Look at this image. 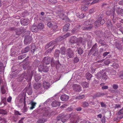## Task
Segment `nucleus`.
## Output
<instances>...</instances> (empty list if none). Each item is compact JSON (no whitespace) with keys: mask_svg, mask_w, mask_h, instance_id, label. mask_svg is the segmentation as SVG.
<instances>
[{"mask_svg":"<svg viewBox=\"0 0 123 123\" xmlns=\"http://www.w3.org/2000/svg\"><path fill=\"white\" fill-rule=\"evenodd\" d=\"M65 38L64 36H62L58 37L57 39H55V41H52L50 42L49 44H48L46 46V48H49L50 46H51L55 43H57L58 41H61L63 40Z\"/></svg>","mask_w":123,"mask_h":123,"instance_id":"f257e3e1","label":"nucleus"},{"mask_svg":"<svg viewBox=\"0 0 123 123\" xmlns=\"http://www.w3.org/2000/svg\"><path fill=\"white\" fill-rule=\"evenodd\" d=\"M105 23V21L104 19H103L102 18L100 17L98 18L97 20L95 22V25L97 27H98L99 26L100 24L103 25Z\"/></svg>","mask_w":123,"mask_h":123,"instance_id":"f03ea898","label":"nucleus"},{"mask_svg":"<svg viewBox=\"0 0 123 123\" xmlns=\"http://www.w3.org/2000/svg\"><path fill=\"white\" fill-rule=\"evenodd\" d=\"M67 54V55L70 58H71L74 57V52L70 48L68 49Z\"/></svg>","mask_w":123,"mask_h":123,"instance_id":"7ed1b4c3","label":"nucleus"},{"mask_svg":"<svg viewBox=\"0 0 123 123\" xmlns=\"http://www.w3.org/2000/svg\"><path fill=\"white\" fill-rule=\"evenodd\" d=\"M32 40V37L30 36L26 37L25 38L24 41V44L27 45L30 44L31 43Z\"/></svg>","mask_w":123,"mask_h":123,"instance_id":"20e7f679","label":"nucleus"},{"mask_svg":"<svg viewBox=\"0 0 123 123\" xmlns=\"http://www.w3.org/2000/svg\"><path fill=\"white\" fill-rule=\"evenodd\" d=\"M51 58L49 57H45L43 60V64H49L51 62Z\"/></svg>","mask_w":123,"mask_h":123,"instance_id":"39448f33","label":"nucleus"},{"mask_svg":"<svg viewBox=\"0 0 123 123\" xmlns=\"http://www.w3.org/2000/svg\"><path fill=\"white\" fill-rule=\"evenodd\" d=\"M43 87L45 89H47L50 87V83L48 82L44 81L43 83Z\"/></svg>","mask_w":123,"mask_h":123,"instance_id":"423d86ee","label":"nucleus"},{"mask_svg":"<svg viewBox=\"0 0 123 123\" xmlns=\"http://www.w3.org/2000/svg\"><path fill=\"white\" fill-rule=\"evenodd\" d=\"M45 64H43V68H41V66H39L38 67L39 69L40 70V71H43L44 72H47L48 71V69H49V67L45 65Z\"/></svg>","mask_w":123,"mask_h":123,"instance_id":"0eeeda50","label":"nucleus"},{"mask_svg":"<svg viewBox=\"0 0 123 123\" xmlns=\"http://www.w3.org/2000/svg\"><path fill=\"white\" fill-rule=\"evenodd\" d=\"M18 98L19 99L20 102L21 103H22L23 102L24 104L25 102L26 103L25 98V96L19 95L18 97Z\"/></svg>","mask_w":123,"mask_h":123,"instance_id":"6e6552de","label":"nucleus"},{"mask_svg":"<svg viewBox=\"0 0 123 123\" xmlns=\"http://www.w3.org/2000/svg\"><path fill=\"white\" fill-rule=\"evenodd\" d=\"M29 21L28 19H22L21 20V23L22 25H26L28 24Z\"/></svg>","mask_w":123,"mask_h":123,"instance_id":"1a4fd4ad","label":"nucleus"},{"mask_svg":"<svg viewBox=\"0 0 123 123\" xmlns=\"http://www.w3.org/2000/svg\"><path fill=\"white\" fill-rule=\"evenodd\" d=\"M69 98V96L65 94H63L61 97V99L63 101H67L68 100Z\"/></svg>","mask_w":123,"mask_h":123,"instance_id":"9d476101","label":"nucleus"},{"mask_svg":"<svg viewBox=\"0 0 123 123\" xmlns=\"http://www.w3.org/2000/svg\"><path fill=\"white\" fill-rule=\"evenodd\" d=\"M51 105L53 107H59L60 105V103L56 101H55L52 103Z\"/></svg>","mask_w":123,"mask_h":123,"instance_id":"9b49d317","label":"nucleus"},{"mask_svg":"<svg viewBox=\"0 0 123 123\" xmlns=\"http://www.w3.org/2000/svg\"><path fill=\"white\" fill-rule=\"evenodd\" d=\"M116 12L117 13L119 14H121L122 16H123V9L117 7L116 9Z\"/></svg>","mask_w":123,"mask_h":123,"instance_id":"f8f14e48","label":"nucleus"},{"mask_svg":"<svg viewBox=\"0 0 123 123\" xmlns=\"http://www.w3.org/2000/svg\"><path fill=\"white\" fill-rule=\"evenodd\" d=\"M105 94L104 93L98 92L96 94L94 95L93 97V98H96L99 97H101V96H103L105 95Z\"/></svg>","mask_w":123,"mask_h":123,"instance_id":"ddd939ff","label":"nucleus"},{"mask_svg":"<svg viewBox=\"0 0 123 123\" xmlns=\"http://www.w3.org/2000/svg\"><path fill=\"white\" fill-rule=\"evenodd\" d=\"M61 118V121L63 123H64L67 120V119H66L65 118H64V117L63 116H61L60 115L59 116L57 117V119L58 120H59Z\"/></svg>","mask_w":123,"mask_h":123,"instance_id":"4468645a","label":"nucleus"},{"mask_svg":"<svg viewBox=\"0 0 123 123\" xmlns=\"http://www.w3.org/2000/svg\"><path fill=\"white\" fill-rule=\"evenodd\" d=\"M42 86V84L40 83H37L34 84L33 85L34 88L36 89H37L40 88Z\"/></svg>","mask_w":123,"mask_h":123,"instance_id":"2eb2a0df","label":"nucleus"},{"mask_svg":"<svg viewBox=\"0 0 123 123\" xmlns=\"http://www.w3.org/2000/svg\"><path fill=\"white\" fill-rule=\"evenodd\" d=\"M31 29L32 31L33 32L37 31L38 29L37 26L35 25H32L31 27Z\"/></svg>","mask_w":123,"mask_h":123,"instance_id":"dca6fc26","label":"nucleus"},{"mask_svg":"<svg viewBox=\"0 0 123 123\" xmlns=\"http://www.w3.org/2000/svg\"><path fill=\"white\" fill-rule=\"evenodd\" d=\"M77 38L75 36H72L71 37L70 42L72 43H75L77 41Z\"/></svg>","mask_w":123,"mask_h":123,"instance_id":"f3484780","label":"nucleus"},{"mask_svg":"<svg viewBox=\"0 0 123 123\" xmlns=\"http://www.w3.org/2000/svg\"><path fill=\"white\" fill-rule=\"evenodd\" d=\"M118 114L120 116L119 117L120 119L123 118V108L118 111Z\"/></svg>","mask_w":123,"mask_h":123,"instance_id":"a211bd4d","label":"nucleus"},{"mask_svg":"<svg viewBox=\"0 0 123 123\" xmlns=\"http://www.w3.org/2000/svg\"><path fill=\"white\" fill-rule=\"evenodd\" d=\"M70 24L69 23H67L63 27V31H67L69 29Z\"/></svg>","mask_w":123,"mask_h":123,"instance_id":"6ab92c4d","label":"nucleus"},{"mask_svg":"<svg viewBox=\"0 0 123 123\" xmlns=\"http://www.w3.org/2000/svg\"><path fill=\"white\" fill-rule=\"evenodd\" d=\"M30 50V47L28 46H27L25 49L22 50L21 52L22 53H24L29 51Z\"/></svg>","mask_w":123,"mask_h":123,"instance_id":"aec40b11","label":"nucleus"},{"mask_svg":"<svg viewBox=\"0 0 123 123\" xmlns=\"http://www.w3.org/2000/svg\"><path fill=\"white\" fill-rule=\"evenodd\" d=\"M12 30H15L14 28H12ZM15 32L16 34L17 35H19L21 34L22 33V32L21 31V29H17L16 30Z\"/></svg>","mask_w":123,"mask_h":123,"instance_id":"412c9836","label":"nucleus"},{"mask_svg":"<svg viewBox=\"0 0 123 123\" xmlns=\"http://www.w3.org/2000/svg\"><path fill=\"white\" fill-rule=\"evenodd\" d=\"M77 117L75 116H73V117H71V122L73 123H76L78 121V120H77Z\"/></svg>","mask_w":123,"mask_h":123,"instance_id":"4be33fe9","label":"nucleus"},{"mask_svg":"<svg viewBox=\"0 0 123 123\" xmlns=\"http://www.w3.org/2000/svg\"><path fill=\"white\" fill-rule=\"evenodd\" d=\"M93 27V25H91L87 27H83L82 28L84 30H89L92 29Z\"/></svg>","mask_w":123,"mask_h":123,"instance_id":"5701e85b","label":"nucleus"},{"mask_svg":"<svg viewBox=\"0 0 123 123\" xmlns=\"http://www.w3.org/2000/svg\"><path fill=\"white\" fill-rule=\"evenodd\" d=\"M30 104L31 105V106L30 108V110H31L35 108L37 103L35 102L31 101L30 103Z\"/></svg>","mask_w":123,"mask_h":123,"instance_id":"b1692460","label":"nucleus"},{"mask_svg":"<svg viewBox=\"0 0 123 123\" xmlns=\"http://www.w3.org/2000/svg\"><path fill=\"white\" fill-rule=\"evenodd\" d=\"M81 85L83 88H87L89 86V83L86 81L83 82L82 83Z\"/></svg>","mask_w":123,"mask_h":123,"instance_id":"393cba45","label":"nucleus"},{"mask_svg":"<svg viewBox=\"0 0 123 123\" xmlns=\"http://www.w3.org/2000/svg\"><path fill=\"white\" fill-rule=\"evenodd\" d=\"M116 47L119 49H122V46L121 45V43H116L115 44Z\"/></svg>","mask_w":123,"mask_h":123,"instance_id":"a878e982","label":"nucleus"},{"mask_svg":"<svg viewBox=\"0 0 123 123\" xmlns=\"http://www.w3.org/2000/svg\"><path fill=\"white\" fill-rule=\"evenodd\" d=\"M55 22L52 21L49 22L47 24L48 26L49 27H52L55 25Z\"/></svg>","mask_w":123,"mask_h":123,"instance_id":"bb28decb","label":"nucleus"},{"mask_svg":"<svg viewBox=\"0 0 123 123\" xmlns=\"http://www.w3.org/2000/svg\"><path fill=\"white\" fill-rule=\"evenodd\" d=\"M47 121V120L46 119L42 118L39 119L37 121V122L38 123H44Z\"/></svg>","mask_w":123,"mask_h":123,"instance_id":"cd10ccee","label":"nucleus"},{"mask_svg":"<svg viewBox=\"0 0 123 123\" xmlns=\"http://www.w3.org/2000/svg\"><path fill=\"white\" fill-rule=\"evenodd\" d=\"M86 77L87 80H90L92 77V75L90 73L88 72L86 73Z\"/></svg>","mask_w":123,"mask_h":123,"instance_id":"c85d7f7f","label":"nucleus"},{"mask_svg":"<svg viewBox=\"0 0 123 123\" xmlns=\"http://www.w3.org/2000/svg\"><path fill=\"white\" fill-rule=\"evenodd\" d=\"M66 49L65 47H62L60 49V53L62 55H65L66 51Z\"/></svg>","mask_w":123,"mask_h":123,"instance_id":"c756f323","label":"nucleus"},{"mask_svg":"<svg viewBox=\"0 0 123 123\" xmlns=\"http://www.w3.org/2000/svg\"><path fill=\"white\" fill-rule=\"evenodd\" d=\"M77 49L78 53V54L80 55H81L82 54L83 52V50L82 48H77Z\"/></svg>","mask_w":123,"mask_h":123,"instance_id":"7c9ffc66","label":"nucleus"},{"mask_svg":"<svg viewBox=\"0 0 123 123\" xmlns=\"http://www.w3.org/2000/svg\"><path fill=\"white\" fill-rule=\"evenodd\" d=\"M103 72V71H101L100 72L96 74V76L98 79L100 78L101 77H102Z\"/></svg>","mask_w":123,"mask_h":123,"instance_id":"2f4dec72","label":"nucleus"},{"mask_svg":"<svg viewBox=\"0 0 123 123\" xmlns=\"http://www.w3.org/2000/svg\"><path fill=\"white\" fill-rule=\"evenodd\" d=\"M38 29H42L44 27V25L43 24L40 23L38 24L37 26Z\"/></svg>","mask_w":123,"mask_h":123,"instance_id":"473e14b6","label":"nucleus"},{"mask_svg":"<svg viewBox=\"0 0 123 123\" xmlns=\"http://www.w3.org/2000/svg\"><path fill=\"white\" fill-rule=\"evenodd\" d=\"M115 10H113V22L115 23L116 20V19L117 18V17L116 16V15L115 13Z\"/></svg>","mask_w":123,"mask_h":123,"instance_id":"72a5a7b5","label":"nucleus"},{"mask_svg":"<svg viewBox=\"0 0 123 123\" xmlns=\"http://www.w3.org/2000/svg\"><path fill=\"white\" fill-rule=\"evenodd\" d=\"M102 74V77L104 80H106L108 78L107 76L106 75V73L105 72H103Z\"/></svg>","mask_w":123,"mask_h":123,"instance_id":"f704fd0d","label":"nucleus"},{"mask_svg":"<svg viewBox=\"0 0 123 123\" xmlns=\"http://www.w3.org/2000/svg\"><path fill=\"white\" fill-rule=\"evenodd\" d=\"M86 96L84 95L80 94L79 96L76 97V99H81L84 98Z\"/></svg>","mask_w":123,"mask_h":123,"instance_id":"c9c22d12","label":"nucleus"},{"mask_svg":"<svg viewBox=\"0 0 123 123\" xmlns=\"http://www.w3.org/2000/svg\"><path fill=\"white\" fill-rule=\"evenodd\" d=\"M34 78L36 82H38L41 78L40 76L38 75L35 76Z\"/></svg>","mask_w":123,"mask_h":123,"instance_id":"e433bc0d","label":"nucleus"},{"mask_svg":"<svg viewBox=\"0 0 123 123\" xmlns=\"http://www.w3.org/2000/svg\"><path fill=\"white\" fill-rule=\"evenodd\" d=\"M79 86V85L77 84H74L73 85L72 88L74 90L76 91H77L78 90V87Z\"/></svg>","mask_w":123,"mask_h":123,"instance_id":"4c0bfd02","label":"nucleus"},{"mask_svg":"<svg viewBox=\"0 0 123 123\" xmlns=\"http://www.w3.org/2000/svg\"><path fill=\"white\" fill-rule=\"evenodd\" d=\"M60 52L59 50H56L55 51L54 56L55 57H59L60 54Z\"/></svg>","mask_w":123,"mask_h":123,"instance_id":"58836bf2","label":"nucleus"},{"mask_svg":"<svg viewBox=\"0 0 123 123\" xmlns=\"http://www.w3.org/2000/svg\"><path fill=\"white\" fill-rule=\"evenodd\" d=\"M4 69L3 64L2 63L0 62V72H3Z\"/></svg>","mask_w":123,"mask_h":123,"instance_id":"ea45409f","label":"nucleus"},{"mask_svg":"<svg viewBox=\"0 0 123 123\" xmlns=\"http://www.w3.org/2000/svg\"><path fill=\"white\" fill-rule=\"evenodd\" d=\"M30 33V31H26L24 33V34L25 35V37L27 36H30L29 35Z\"/></svg>","mask_w":123,"mask_h":123,"instance_id":"a19ab883","label":"nucleus"},{"mask_svg":"<svg viewBox=\"0 0 123 123\" xmlns=\"http://www.w3.org/2000/svg\"><path fill=\"white\" fill-rule=\"evenodd\" d=\"M73 113H72L71 114H67L66 116H64L63 117L64 118L67 119V120L68 119L71 117V115H73Z\"/></svg>","mask_w":123,"mask_h":123,"instance_id":"79ce46f5","label":"nucleus"},{"mask_svg":"<svg viewBox=\"0 0 123 123\" xmlns=\"http://www.w3.org/2000/svg\"><path fill=\"white\" fill-rule=\"evenodd\" d=\"M88 105V103L86 102L85 101L83 102L82 106L84 107H87Z\"/></svg>","mask_w":123,"mask_h":123,"instance_id":"37998d69","label":"nucleus"},{"mask_svg":"<svg viewBox=\"0 0 123 123\" xmlns=\"http://www.w3.org/2000/svg\"><path fill=\"white\" fill-rule=\"evenodd\" d=\"M1 91L2 93L3 94H4L6 93V90L4 89V86H2L1 87Z\"/></svg>","mask_w":123,"mask_h":123,"instance_id":"c03bdc74","label":"nucleus"},{"mask_svg":"<svg viewBox=\"0 0 123 123\" xmlns=\"http://www.w3.org/2000/svg\"><path fill=\"white\" fill-rule=\"evenodd\" d=\"M26 56L25 54H23L18 57V59L19 60H21L24 58Z\"/></svg>","mask_w":123,"mask_h":123,"instance_id":"a18cd8bd","label":"nucleus"},{"mask_svg":"<svg viewBox=\"0 0 123 123\" xmlns=\"http://www.w3.org/2000/svg\"><path fill=\"white\" fill-rule=\"evenodd\" d=\"M26 92L29 95H31L32 93V90L31 88H29L28 89Z\"/></svg>","mask_w":123,"mask_h":123,"instance_id":"49530a36","label":"nucleus"},{"mask_svg":"<svg viewBox=\"0 0 123 123\" xmlns=\"http://www.w3.org/2000/svg\"><path fill=\"white\" fill-rule=\"evenodd\" d=\"M99 43L102 45H105L106 44L104 41L102 40H100L99 41Z\"/></svg>","mask_w":123,"mask_h":123,"instance_id":"de8ad7c7","label":"nucleus"},{"mask_svg":"<svg viewBox=\"0 0 123 123\" xmlns=\"http://www.w3.org/2000/svg\"><path fill=\"white\" fill-rule=\"evenodd\" d=\"M100 104L101 107L102 108H106V107L107 105L104 103L103 102H100Z\"/></svg>","mask_w":123,"mask_h":123,"instance_id":"09e8293b","label":"nucleus"},{"mask_svg":"<svg viewBox=\"0 0 123 123\" xmlns=\"http://www.w3.org/2000/svg\"><path fill=\"white\" fill-rule=\"evenodd\" d=\"M24 107L23 108L24 110L23 111V112H26L27 110V107L26 106V103L25 102V104H24Z\"/></svg>","mask_w":123,"mask_h":123,"instance_id":"8fccbe9b","label":"nucleus"},{"mask_svg":"<svg viewBox=\"0 0 123 123\" xmlns=\"http://www.w3.org/2000/svg\"><path fill=\"white\" fill-rule=\"evenodd\" d=\"M57 1L56 0H50L48 2L50 4H53L56 3Z\"/></svg>","mask_w":123,"mask_h":123,"instance_id":"3c124183","label":"nucleus"},{"mask_svg":"<svg viewBox=\"0 0 123 123\" xmlns=\"http://www.w3.org/2000/svg\"><path fill=\"white\" fill-rule=\"evenodd\" d=\"M83 2L85 3V5H90L91 3L90 1H87L86 0L83 1Z\"/></svg>","mask_w":123,"mask_h":123,"instance_id":"603ef678","label":"nucleus"},{"mask_svg":"<svg viewBox=\"0 0 123 123\" xmlns=\"http://www.w3.org/2000/svg\"><path fill=\"white\" fill-rule=\"evenodd\" d=\"M33 71H32L31 74H30L29 76L28 77V78L25 79H29V80H30L31 79L33 75Z\"/></svg>","mask_w":123,"mask_h":123,"instance_id":"864d4df0","label":"nucleus"},{"mask_svg":"<svg viewBox=\"0 0 123 123\" xmlns=\"http://www.w3.org/2000/svg\"><path fill=\"white\" fill-rule=\"evenodd\" d=\"M88 8L87 6H82L81 7V9L82 10L84 11H86Z\"/></svg>","mask_w":123,"mask_h":123,"instance_id":"5fc2aeb1","label":"nucleus"},{"mask_svg":"<svg viewBox=\"0 0 123 123\" xmlns=\"http://www.w3.org/2000/svg\"><path fill=\"white\" fill-rule=\"evenodd\" d=\"M57 26L56 25V22H55V25H54L53 27H52V28L54 30H56L57 28Z\"/></svg>","mask_w":123,"mask_h":123,"instance_id":"6e6d98bb","label":"nucleus"},{"mask_svg":"<svg viewBox=\"0 0 123 123\" xmlns=\"http://www.w3.org/2000/svg\"><path fill=\"white\" fill-rule=\"evenodd\" d=\"M119 77L122 79H123V71H121L120 73Z\"/></svg>","mask_w":123,"mask_h":123,"instance_id":"4d7b16f0","label":"nucleus"},{"mask_svg":"<svg viewBox=\"0 0 123 123\" xmlns=\"http://www.w3.org/2000/svg\"><path fill=\"white\" fill-rule=\"evenodd\" d=\"M79 59L77 57H74V63H76L78 62Z\"/></svg>","mask_w":123,"mask_h":123,"instance_id":"13d9d810","label":"nucleus"},{"mask_svg":"<svg viewBox=\"0 0 123 123\" xmlns=\"http://www.w3.org/2000/svg\"><path fill=\"white\" fill-rule=\"evenodd\" d=\"M118 86L117 85L114 84L113 86V88L114 89H116L118 88Z\"/></svg>","mask_w":123,"mask_h":123,"instance_id":"bf43d9fd","label":"nucleus"},{"mask_svg":"<svg viewBox=\"0 0 123 123\" xmlns=\"http://www.w3.org/2000/svg\"><path fill=\"white\" fill-rule=\"evenodd\" d=\"M71 35L70 33H67L64 36V37L65 38Z\"/></svg>","mask_w":123,"mask_h":123,"instance_id":"052dcab7","label":"nucleus"},{"mask_svg":"<svg viewBox=\"0 0 123 123\" xmlns=\"http://www.w3.org/2000/svg\"><path fill=\"white\" fill-rule=\"evenodd\" d=\"M112 12L111 11H107L106 12V14L107 15H109L111 14Z\"/></svg>","mask_w":123,"mask_h":123,"instance_id":"680f3d73","label":"nucleus"},{"mask_svg":"<svg viewBox=\"0 0 123 123\" xmlns=\"http://www.w3.org/2000/svg\"><path fill=\"white\" fill-rule=\"evenodd\" d=\"M15 114L16 115H21V114L18 111H15Z\"/></svg>","mask_w":123,"mask_h":123,"instance_id":"e2e57ef3","label":"nucleus"},{"mask_svg":"<svg viewBox=\"0 0 123 123\" xmlns=\"http://www.w3.org/2000/svg\"><path fill=\"white\" fill-rule=\"evenodd\" d=\"M5 111L3 109L0 110V114H5Z\"/></svg>","mask_w":123,"mask_h":123,"instance_id":"0e129e2a","label":"nucleus"},{"mask_svg":"<svg viewBox=\"0 0 123 123\" xmlns=\"http://www.w3.org/2000/svg\"><path fill=\"white\" fill-rule=\"evenodd\" d=\"M68 105L66 104H64L62 105L61 107V109H63L64 108H66L67 106H68Z\"/></svg>","mask_w":123,"mask_h":123,"instance_id":"69168bd1","label":"nucleus"},{"mask_svg":"<svg viewBox=\"0 0 123 123\" xmlns=\"http://www.w3.org/2000/svg\"><path fill=\"white\" fill-rule=\"evenodd\" d=\"M110 52H106L104 53L103 54V56L104 57L106 56L108 54H109Z\"/></svg>","mask_w":123,"mask_h":123,"instance_id":"338daca9","label":"nucleus"},{"mask_svg":"<svg viewBox=\"0 0 123 123\" xmlns=\"http://www.w3.org/2000/svg\"><path fill=\"white\" fill-rule=\"evenodd\" d=\"M78 90L77 92H80L82 90L81 87L79 85V86L78 87Z\"/></svg>","mask_w":123,"mask_h":123,"instance_id":"774afa93","label":"nucleus"}]
</instances>
